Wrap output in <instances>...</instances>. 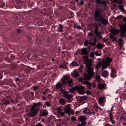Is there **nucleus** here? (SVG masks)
Here are the masks:
<instances>
[{
    "label": "nucleus",
    "mask_w": 126,
    "mask_h": 126,
    "mask_svg": "<svg viewBox=\"0 0 126 126\" xmlns=\"http://www.w3.org/2000/svg\"><path fill=\"white\" fill-rule=\"evenodd\" d=\"M102 9L101 8L96 7V9L94 10V18L95 20L99 22H101L105 25L108 23V21L107 19L102 16Z\"/></svg>",
    "instance_id": "obj_1"
},
{
    "label": "nucleus",
    "mask_w": 126,
    "mask_h": 126,
    "mask_svg": "<svg viewBox=\"0 0 126 126\" xmlns=\"http://www.w3.org/2000/svg\"><path fill=\"white\" fill-rule=\"evenodd\" d=\"M85 71L88 74H84V79L87 81L90 80L92 77H93L94 75V69L92 67H86Z\"/></svg>",
    "instance_id": "obj_2"
},
{
    "label": "nucleus",
    "mask_w": 126,
    "mask_h": 126,
    "mask_svg": "<svg viewBox=\"0 0 126 126\" xmlns=\"http://www.w3.org/2000/svg\"><path fill=\"white\" fill-rule=\"evenodd\" d=\"M112 59L108 57L106 58L105 61L104 60L102 61L103 63V69L107 68V66L110 65L109 63H110L112 60Z\"/></svg>",
    "instance_id": "obj_3"
},
{
    "label": "nucleus",
    "mask_w": 126,
    "mask_h": 126,
    "mask_svg": "<svg viewBox=\"0 0 126 126\" xmlns=\"http://www.w3.org/2000/svg\"><path fill=\"white\" fill-rule=\"evenodd\" d=\"M42 103L39 102L37 103H33V105L32 106L31 109V111H35L36 110H37V112H38V111L39 109V106H42Z\"/></svg>",
    "instance_id": "obj_4"
},
{
    "label": "nucleus",
    "mask_w": 126,
    "mask_h": 126,
    "mask_svg": "<svg viewBox=\"0 0 126 126\" xmlns=\"http://www.w3.org/2000/svg\"><path fill=\"white\" fill-rule=\"evenodd\" d=\"M83 58L85 61L84 63L85 64L86 67H87V66L88 67H92L93 64L92 60H89L88 56H84Z\"/></svg>",
    "instance_id": "obj_5"
},
{
    "label": "nucleus",
    "mask_w": 126,
    "mask_h": 126,
    "mask_svg": "<svg viewBox=\"0 0 126 126\" xmlns=\"http://www.w3.org/2000/svg\"><path fill=\"white\" fill-rule=\"evenodd\" d=\"M98 28L96 26L94 28V31L95 34L96 35L98 39H100L102 37L101 33L98 31Z\"/></svg>",
    "instance_id": "obj_6"
},
{
    "label": "nucleus",
    "mask_w": 126,
    "mask_h": 126,
    "mask_svg": "<svg viewBox=\"0 0 126 126\" xmlns=\"http://www.w3.org/2000/svg\"><path fill=\"white\" fill-rule=\"evenodd\" d=\"M88 35L90 38L89 41H93L95 43L97 41L96 39L95 35L92 32H89L88 33Z\"/></svg>",
    "instance_id": "obj_7"
},
{
    "label": "nucleus",
    "mask_w": 126,
    "mask_h": 126,
    "mask_svg": "<svg viewBox=\"0 0 126 126\" xmlns=\"http://www.w3.org/2000/svg\"><path fill=\"white\" fill-rule=\"evenodd\" d=\"M37 110H36L35 111H31V113H27V116L29 117H33L36 116L37 113Z\"/></svg>",
    "instance_id": "obj_8"
},
{
    "label": "nucleus",
    "mask_w": 126,
    "mask_h": 126,
    "mask_svg": "<svg viewBox=\"0 0 126 126\" xmlns=\"http://www.w3.org/2000/svg\"><path fill=\"white\" fill-rule=\"evenodd\" d=\"M88 44L90 46H95L96 43L93 41H90L89 42L87 40H86L84 43V45L87 46Z\"/></svg>",
    "instance_id": "obj_9"
},
{
    "label": "nucleus",
    "mask_w": 126,
    "mask_h": 126,
    "mask_svg": "<svg viewBox=\"0 0 126 126\" xmlns=\"http://www.w3.org/2000/svg\"><path fill=\"white\" fill-rule=\"evenodd\" d=\"M64 109L65 112L66 114H69L71 111V108L69 105H66L64 107Z\"/></svg>",
    "instance_id": "obj_10"
},
{
    "label": "nucleus",
    "mask_w": 126,
    "mask_h": 126,
    "mask_svg": "<svg viewBox=\"0 0 126 126\" xmlns=\"http://www.w3.org/2000/svg\"><path fill=\"white\" fill-rule=\"evenodd\" d=\"M80 87L79 89H78V92L79 94H84V90L85 89V88L84 86H79Z\"/></svg>",
    "instance_id": "obj_11"
},
{
    "label": "nucleus",
    "mask_w": 126,
    "mask_h": 126,
    "mask_svg": "<svg viewBox=\"0 0 126 126\" xmlns=\"http://www.w3.org/2000/svg\"><path fill=\"white\" fill-rule=\"evenodd\" d=\"M121 30V33L120 34V36L122 37H123L125 36V34L126 32V29L125 28L120 27Z\"/></svg>",
    "instance_id": "obj_12"
},
{
    "label": "nucleus",
    "mask_w": 126,
    "mask_h": 126,
    "mask_svg": "<svg viewBox=\"0 0 126 126\" xmlns=\"http://www.w3.org/2000/svg\"><path fill=\"white\" fill-rule=\"evenodd\" d=\"M98 87L100 90H102L103 89L106 88V84H100L98 85Z\"/></svg>",
    "instance_id": "obj_13"
},
{
    "label": "nucleus",
    "mask_w": 126,
    "mask_h": 126,
    "mask_svg": "<svg viewBox=\"0 0 126 126\" xmlns=\"http://www.w3.org/2000/svg\"><path fill=\"white\" fill-rule=\"evenodd\" d=\"M80 87L79 86H74L71 89L69 90V91L70 93H72L75 92V90H77Z\"/></svg>",
    "instance_id": "obj_14"
},
{
    "label": "nucleus",
    "mask_w": 126,
    "mask_h": 126,
    "mask_svg": "<svg viewBox=\"0 0 126 126\" xmlns=\"http://www.w3.org/2000/svg\"><path fill=\"white\" fill-rule=\"evenodd\" d=\"M81 53L82 55H87L88 54L87 50L85 48H83L81 50Z\"/></svg>",
    "instance_id": "obj_15"
},
{
    "label": "nucleus",
    "mask_w": 126,
    "mask_h": 126,
    "mask_svg": "<svg viewBox=\"0 0 126 126\" xmlns=\"http://www.w3.org/2000/svg\"><path fill=\"white\" fill-rule=\"evenodd\" d=\"M110 32L112 34H113V35H114L116 34H118L119 32V31L117 29H111Z\"/></svg>",
    "instance_id": "obj_16"
},
{
    "label": "nucleus",
    "mask_w": 126,
    "mask_h": 126,
    "mask_svg": "<svg viewBox=\"0 0 126 126\" xmlns=\"http://www.w3.org/2000/svg\"><path fill=\"white\" fill-rule=\"evenodd\" d=\"M78 119L80 122L85 121L87 119V118L85 116H83L79 117Z\"/></svg>",
    "instance_id": "obj_17"
},
{
    "label": "nucleus",
    "mask_w": 126,
    "mask_h": 126,
    "mask_svg": "<svg viewBox=\"0 0 126 126\" xmlns=\"http://www.w3.org/2000/svg\"><path fill=\"white\" fill-rule=\"evenodd\" d=\"M69 79V77L67 76H65L63 78V80L62 81V84H64V83H67L68 81V79Z\"/></svg>",
    "instance_id": "obj_18"
},
{
    "label": "nucleus",
    "mask_w": 126,
    "mask_h": 126,
    "mask_svg": "<svg viewBox=\"0 0 126 126\" xmlns=\"http://www.w3.org/2000/svg\"><path fill=\"white\" fill-rule=\"evenodd\" d=\"M120 119L124 121H126V113H123L121 116Z\"/></svg>",
    "instance_id": "obj_19"
},
{
    "label": "nucleus",
    "mask_w": 126,
    "mask_h": 126,
    "mask_svg": "<svg viewBox=\"0 0 126 126\" xmlns=\"http://www.w3.org/2000/svg\"><path fill=\"white\" fill-rule=\"evenodd\" d=\"M83 84L87 85V87L88 88H90L91 86H92L91 83L87 81H84L83 82Z\"/></svg>",
    "instance_id": "obj_20"
},
{
    "label": "nucleus",
    "mask_w": 126,
    "mask_h": 126,
    "mask_svg": "<svg viewBox=\"0 0 126 126\" xmlns=\"http://www.w3.org/2000/svg\"><path fill=\"white\" fill-rule=\"evenodd\" d=\"M59 101L60 103L62 105H64L65 104V101L63 98H60Z\"/></svg>",
    "instance_id": "obj_21"
},
{
    "label": "nucleus",
    "mask_w": 126,
    "mask_h": 126,
    "mask_svg": "<svg viewBox=\"0 0 126 126\" xmlns=\"http://www.w3.org/2000/svg\"><path fill=\"white\" fill-rule=\"evenodd\" d=\"M72 75L75 77H77L79 76V74L75 70L72 73Z\"/></svg>",
    "instance_id": "obj_22"
},
{
    "label": "nucleus",
    "mask_w": 126,
    "mask_h": 126,
    "mask_svg": "<svg viewBox=\"0 0 126 126\" xmlns=\"http://www.w3.org/2000/svg\"><path fill=\"white\" fill-rule=\"evenodd\" d=\"M48 114V112L47 110H46L45 109L43 112L42 114H41L40 116H44L47 115Z\"/></svg>",
    "instance_id": "obj_23"
},
{
    "label": "nucleus",
    "mask_w": 126,
    "mask_h": 126,
    "mask_svg": "<svg viewBox=\"0 0 126 126\" xmlns=\"http://www.w3.org/2000/svg\"><path fill=\"white\" fill-rule=\"evenodd\" d=\"M108 73L107 71H104L102 73V76L104 77H107L108 76Z\"/></svg>",
    "instance_id": "obj_24"
},
{
    "label": "nucleus",
    "mask_w": 126,
    "mask_h": 126,
    "mask_svg": "<svg viewBox=\"0 0 126 126\" xmlns=\"http://www.w3.org/2000/svg\"><path fill=\"white\" fill-rule=\"evenodd\" d=\"M70 65L71 66H78L79 65L76 62L74 61L70 63Z\"/></svg>",
    "instance_id": "obj_25"
},
{
    "label": "nucleus",
    "mask_w": 126,
    "mask_h": 126,
    "mask_svg": "<svg viewBox=\"0 0 126 126\" xmlns=\"http://www.w3.org/2000/svg\"><path fill=\"white\" fill-rule=\"evenodd\" d=\"M90 110L88 108H85L83 110V112L85 113L89 114L90 111Z\"/></svg>",
    "instance_id": "obj_26"
},
{
    "label": "nucleus",
    "mask_w": 126,
    "mask_h": 126,
    "mask_svg": "<svg viewBox=\"0 0 126 126\" xmlns=\"http://www.w3.org/2000/svg\"><path fill=\"white\" fill-rule=\"evenodd\" d=\"M102 65V66H103L102 62V61L100 62L97 64L96 67L97 68H99Z\"/></svg>",
    "instance_id": "obj_27"
},
{
    "label": "nucleus",
    "mask_w": 126,
    "mask_h": 126,
    "mask_svg": "<svg viewBox=\"0 0 126 126\" xmlns=\"http://www.w3.org/2000/svg\"><path fill=\"white\" fill-rule=\"evenodd\" d=\"M74 28L81 29H82L80 26H78L77 24H75L74 26Z\"/></svg>",
    "instance_id": "obj_28"
},
{
    "label": "nucleus",
    "mask_w": 126,
    "mask_h": 126,
    "mask_svg": "<svg viewBox=\"0 0 126 126\" xmlns=\"http://www.w3.org/2000/svg\"><path fill=\"white\" fill-rule=\"evenodd\" d=\"M68 92H67L65 91H63L62 94H63V97H65L68 94Z\"/></svg>",
    "instance_id": "obj_29"
},
{
    "label": "nucleus",
    "mask_w": 126,
    "mask_h": 126,
    "mask_svg": "<svg viewBox=\"0 0 126 126\" xmlns=\"http://www.w3.org/2000/svg\"><path fill=\"white\" fill-rule=\"evenodd\" d=\"M96 46L97 48L98 49H101L102 47V45L101 44H97V45Z\"/></svg>",
    "instance_id": "obj_30"
},
{
    "label": "nucleus",
    "mask_w": 126,
    "mask_h": 126,
    "mask_svg": "<svg viewBox=\"0 0 126 126\" xmlns=\"http://www.w3.org/2000/svg\"><path fill=\"white\" fill-rule=\"evenodd\" d=\"M72 95L71 94H68L65 98L68 100H69L72 98Z\"/></svg>",
    "instance_id": "obj_31"
},
{
    "label": "nucleus",
    "mask_w": 126,
    "mask_h": 126,
    "mask_svg": "<svg viewBox=\"0 0 126 126\" xmlns=\"http://www.w3.org/2000/svg\"><path fill=\"white\" fill-rule=\"evenodd\" d=\"M51 104L50 103L49 101H46L45 103V105L47 107H49Z\"/></svg>",
    "instance_id": "obj_32"
},
{
    "label": "nucleus",
    "mask_w": 126,
    "mask_h": 126,
    "mask_svg": "<svg viewBox=\"0 0 126 126\" xmlns=\"http://www.w3.org/2000/svg\"><path fill=\"white\" fill-rule=\"evenodd\" d=\"M56 88L58 89L61 88L62 87L61 84L59 83H58L56 85Z\"/></svg>",
    "instance_id": "obj_33"
},
{
    "label": "nucleus",
    "mask_w": 126,
    "mask_h": 126,
    "mask_svg": "<svg viewBox=\"0 0 126 126\" xmlns=\"http://www.w3.org/2000/svg\"><path fill=\"white\" fill-rule=\"evenodd\" d=\"M110 119L111 121L113 124L114 123V122L112 120L113 116L111 114H110Z\"/></svg>",
    "instance_id": "obj_34"
},
{
    "label": "nucleus",
    "mask_w": 126,
    "mask_h": 126,
    "mask_svg": "<svg viewBox=\"0 0 126 126\" xmlns=\"http://www.w3.org/2000/svg\"><path fill=\"white\" fill-rule=\"evenodd\" d=\"M57 109L58 110L57 111V113L59 114H60V113L61 112L62 110V109L59 107H58Z\"/></svg>",
    "instance_id": "obj_35"
},
{
    "label": "nucleus",
    "mask_w": 126,
    "mask_h": 126,
    "mask_svg": "<svg viewBox=\"0 0 126 126\" xmlns=\"http://www.w3.org/2000/svg\"><path fill=\"white\" fill-rule=\"evenodd\" d=\"M104 98L103 97H100L99 98V101L100 103H102L103 102Z\"/></svg>",
    "instance_id": "obj_36"
},
{
    "label": "nucleus",
    "mask_w": 126,
    "mask_h": 126,
    "mask_svg": "<svg viewBox=\"0 0 126 126\" xmlns=\"http://www.w3.org/2000/svg\"><path fill=\"white\" fill-rule=\"evenodd\" d=\"M100 77L99 75H97L96 77V80L97 81H99L100 79Z\"/></svg>",
    "instance_id": "obj_37"
},
{
    "label": "nucleus",
    "mask_w": 126,
    "mask_h": 126,
    "mask_svg": "<svg viewBox=\"0 0 126 126\" xmlns=\"http://www.w3.org/2000/svg\"><path fill=\"white\" fill-rule=\"evenodd\" d=\"M123 40L121 39V38L119 39V45L121 46H122L123 45Z\"/></svg>",
    "instance_id": "obj_38"
},
{
    "label": "nucleus",
    "mask_w": 126,
    "mask_h": 126,
    "mask_svg": "<svg viewBox=\"0 0 126 126\" xmlns=\"http://www.w3.org/2000/svg\"><path fill=\"white\" fill-rule=\"evenodd\" d=\"M113 2H114L118 4H121L122 3L121 1H118L117 0H113Z\"/></svg>",
    "instance_id": "obj_39"
},
{
    "label": "nucleus",
    "mask_w": 126,
    "mask_h": 126,
    "mask_svg": "<svg viewBox=\"0 0 126 126\" xmlns=\"http://www.w3.org/2000/svg\"><path fill=\"white\" fill-rule=\"evenodd\" d=\"M68 81L67 82V83H72L73 82V81L69 77V79H68Z\"/></svg>",
    "instance_id": "obj_40"
},
{
    "label": "nucleus",
    "mask_w": 126,
    "mask_h": 126,
    "mask_svg": "<svg viewBox=\"0 0 126 126\" xmlns=\"http://www.w3.org/2000/svg\"><path fill=\"white\" fill-rule=\"evenodd\" d=\"M84 79V78H83L82 77H79V81L81 82H82Z\"/></svg>",
    "instance_id": "obj_41"
},
{
    "label": "nucleus",
    "mask_w": 126,
    "mask_h": 126,
    "mask_svg": "<svg viewBox=\"0 0 126 126\" xmlns=\"http://www.w3.org/2000/svg\"><path fill=\"white\" fill-rule=\"evenodd\" d=\"M87 122L84 121H82L81 122V124L83 126H85L86 124L87 123Z\"/></svg>",
    "instance_id": "obj_42"
},
{
    "label": "nucleus",
    "mask_w": 126,
    "mask_h": 126,
    "mask_svg": "<svg viewBox=\"0 0 126 126\" xmlns=\"http://www.w3.org/2000/svg\"><path fill=\"white\" fill-rule=\"evenodd\" d=\"M111 77L112 78H114L116 77L115 75V73H111L110 74Z\"/></svg>",
    "instance_id": "obj_43"
},
{
    "label": "nucleus",
    "mask_w": 126,
    "mask_h": 126,
    "mask_svg": "<svg viewBox=\"0 0 126 126\" xmlns=\"http://www.w3.org/2000/svg\"><path fill=\"white\" fill-rule=\"evenodd\" d=\"M10 103V101H6L5 102L3 103V104L4 105H7L9 104Z\"/></svg>",
    "instance_id": "obj_44"
},
{
    "label": "nucleus",
    "mask_w": 126,
    "mask_h": 126,
    "mask_svg": "<svg viewBox=\"0 0 126 126\" xmlns=\"http://www.w3.org/2000/svg\"><path fill=\"white\" fill-rule=\"evenodd\" d=\"M65 113V111L64 112H61L60 113V114L61 117H63Z\"/></svg>",
    "instance_id": "obj_45"
},
{
    "label": "nucleus",
    "mask_w": 126,
    "mask_h": 126,
    "mask_svg": "<svg viewBox=\"0 0 126 126\" xmlns=\"http://www.w3.org/2000/svg\"><path fill=\"white\" fill-rule=\"evenodd\" d=\"M118 6L119 7V9H120L121 10H122L124 8L123 6L120 5H118Z\"/></svg>",
    "instance_id": "obj_46"
},
{
    "label": "nucleus",
    "mask_w": 126,
    "mask_h": 126,
    "mask_svg": "<svg viewBox=\"0 0 126 126\" xmlns=\"http://www.w3.org/2000/svg\"><path fill=\"white\" fill-rule=\"evenodd\" d=\"M94 53L95 55L96 56H100L101 55V54L100 53L98 54L97 52H95Z\"/></svg>",
    "instance_id": "obj_47"
},
{
    "label": "nucleus",
    "mask_w": 126,
    "mask_h": 126,
    "mask_svg": "<svg viewBox=\"0 0 126 126\" xmlns=\"http://www.w3.org/2000/svg\"><path fill=\"white\" fill-rule=\"evenodd\" d=\"M94 53L93 52H92L90 54V56L92 57H94Z\"/></svg>",
    "instance_id": "obj_48"
},
{
    "label": "nucleus",
    "mask_w": 126,
    "mask_h": 126,
    "mask_svg": "<svg viewBox=\"0 0 126 126\" xmlns=\"http://www.w3.org/2000/svg\"><path fill=\"white\" fill-rule=\"evenodd\" d=\"M122 16L121 15L117 16L116 17V18L117 19H121L122 18Z\"/></svg>",
    "instance_id": "obj_49"
},
{
    "label": "nucleus",
    "mask_w": 126,
    "mask_h": 126,
    "mask_svg": "<svg viewBox=\"0 0 126 126\" xmlns=\"http://www.w3.org/2000/svg\"><path fill=\"white\" fill-rule=\"evenodd\" d=\"M71 120L72 121L76 120V117L74 116H73L71 118Z\"/></svg>",
    "instance_id": "obj_50"
},
{
    "label": "nucleus",
    "mask_w": 126,
    "mask_h": 126,
    "mask_svg": "<svg viewBox=\"0 0 126 126\" xmlns=\"http://www.w3.org/2000/svg\"><path fill=\"white\" fill-rule=\"evenodd\" d=\"M81 98L84 101H85L87 99L86 97L85 96L82 97Z\"/></svg>",
    "instance_id": "obj_51"
},
{
    "label": "nucleus",
    "mask_w": 126,
    "mask_h": 126,
    "mask_svg": "<svg viewBox=\"0 0 126 126\" xmlns=\"http://www.w3.org/2000/svg\"><path fill=\"white\" fill-rule=\"evenodd\" d=\"M89 114H93L94 115L95 114V112L93 111L92 110V111H90V112H89Z\"/></svg>",
    "instance_id": "obj_52"
},
{
    "label": "nucleus",
    "mask_w": 126,
    "mask_h": 126,
    "mask_svg": "<svg viewBox=\"0 0 126 126\" xmlns=\"http://www.w3.org/2000/svg\"><path fill=\"white\" fill-rule=\"evenodd\" d=\"M14 100L15 101V103H17L18 101V100H17V98H15Z\"/></svg>",
    "instance_id": "obj_53"
},
{
    "label": "nucleus",
    "mask_w": 126,
    "mask_h": 126,
    "mask_svg": "<svg viewBox=\"0 0 126 126\" xmlns=\"http://www.w3.org/2000/svg\"><path fill=\"white\" fill-rule=\"evenodd\" d=\"M38 86H34L32 87V88H34V90H36V89L38 88Z\"/></svg>",
    "instance_id": "obj_54"
},
{
    "label": "nucleus",
    "mask_w": 126,
    "mask_h": 126,
    "mask_svg": "<svg viewBox=\"0 0 126 126\" xmlns=\"http://www.w3.org/2000/svg\"><path fill=\"white\" fill-rule=\"evenodd\" d=\"M86 93L89 95H90L91 94V92L89 91H86Z\"/></svg>",
    "instance_id": "obj_55"
},
{
    "label": "nucleus",
    "mask_w": 126,
    "mask_h": 126,
    "mask_svg": "<svg viewBox=\"0 0 126 126\" xmlns=\"http://www.w3.org/2000/svg\"><path fill=\"white\" fill-rule=\"evenodd\" d=\"M61 88V89L60 90V91L62 93H63V91H64V90H63L62 89V87L61 88Z\"/></svg>",
    "instance_id": "obj_56"
},
{
    "label": "nucleus",
    "mask_w": 126,
    "mask_h": 126,
    "mask_svg": "<svg viewBox=\"0 0 126 126\" xmlns=\"http://www.w3.org/2000/svg\"><path fill=\"white\" fill-rule=\"evenodd\" d=\"M117 39V37H114L112 39V41H115Z\"/></svg>",
    "instance_id": "obj_57"
},
{
    "label": "nucleus",
    "mask_w": 126,
    "mask_h": 126,
    "mask_svg": "<svg viewBox=\"0 0 126 126\" xmlns=\"http://www.w3.org/2000/svg\"><path fill=\"white\" fill-rule=\"evenodd\" d=\"M11 102L12 103H15V101L14 100H13V99H11Z\"/></svg>",
    "instance_id": "obj_58"
},
{
    "label": "nucleus",
    "mask_w": 126,
    "mask_h": 126,
    "mask_svg": "<svg viewBox=\"0 0 126 126\" xmlns=\"http://www.w3.org/2000/svg\"><path fill=\"white\" fill-rule=\"evenodd\" d=\"M36 126H42V124L40 123H39L37 124Z\"/></svg>",
    "instance_id": "obj_59"
},
{
    "label": "nucleus",
    "mask_w": 126,
    "mask_h": 126,
    "mask_svg": "<svg viewBox=\"0 0 126 126\" xmlns=\"http://www.w3.org/2000/svg\"><path fill=\"white\" fill-rule=\"evenodd\" d=\"M84 3V2L83 0H81L80 1V5H82Z\"/></svg>",
    "instance_id": "obj_60"
},
{
    "label": "nucleus",
    "mask_w": 126,
    "mask_h": 126,
    "mask_svg": "<svg viewBox=\"0 0 126 126\" xmlns=\"http://www.w3.org/2000/svg\"><path fill=\"white\" fill-rule=\"evenodd\" d=\"M59 26L60 27V28L63 29V27L62 25L61 24H59Z\"/></svg>",
    "instance_id": "obj_61"
},
{
    "label": "nucleus",
    "mask_w": 126,
    "mask_h": 126,
    "mask_svg": "<svg viewBox=\"0 0 126 126\" xmlns=\"http://www.w3.org/2000/svg\"><path fill=\"white\" fill-rule=\"evenodd\" d=\"M111 73H115V71L113 69H111Z\"/></svg>",
    "instance_id": "obj_62"
},
{
    "label": "nucleus",
    "mask_w": 126,
    "mask_h": 126,
    "mask_svg": "<svg viewBox=\"0 0 126 126\" xmlns=\"http://www.w3.org/2000/svg\"><path fill=\"white\" fill-rule=\"evenodd\" d=\"M59 67L60 68H63L64 67L63 65H60L59 66Z\"/></svg>",
    "instance_id": "obj_63"
},
{
    "label": "nucleus",
    "mask_w": 126,
    "mask_h": 126,
    "mask_svg": "<svg viewBox=\"0 0 126 126\" xmlns=\"http://www.w3.org/2000/svg\"><path fill=\"white\" fill-rule=\"evenodd\" d=\"M19 79L18 78H17L15 79V81H18Z\"/></svg>",
    "instance_id": "obj_64"
}]
</instances>
